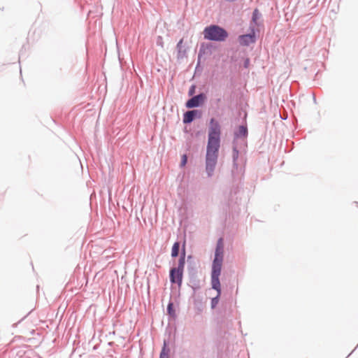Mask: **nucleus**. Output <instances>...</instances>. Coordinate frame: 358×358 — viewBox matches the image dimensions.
<instances>
[{
    "label": "nucleus",
    "instance_id": "ddd939ff",
    "mask_svg": "<svg viewBox=\"0 0 358 358\" xmlns=\"http://www.w3.org/2000/svg\"><path fill=\"white\" fill-rule=\"evenodd\" d=\"M157 45L161 48H164L163 38L160 36L157 37Z\"/></svg>",
    "mask_w": 358,
    "mask_h": 358
},
{
    "label": "nucleus",
    "instance_id": "9d476101",
    "mask_svg": "<svg viewBox=\"0 0 358 358\" xmlns=\"http://www.w3.org/2000/svg\"><path fill=\"white\" fill-rule=\"evenodd\" d=\"M179 248H180V244L178 242H176L173 247H172V250H171V256L173 257H176L178 255V252H179Z\"/></svg>",
    "mask_w": 358,
    "mask_h": 358
},
{
    "label": "nucleus",
    "instance_id": "9b49d317",
    "mask_svg": "<svg viewBox=\"0 0 358 358\" xmlns=\"http://www.w3.org/2000/svg\"><path fill=\"white\" fill-rule=\"evenodd\" d=\"M248 134V129L245 126H240L238 130V134L239 136H245Z\"/></svg>",
    "mask_w": 358,
    "mask_h": 358
},
{
    "label": "nucleus",
    "instance_id": "39448f33",
    "mask_svg": "<svg viewBox=\"0 0 358 358\" xmlns=\"http://www.w3.org/2000/svg\"><path fill=\"white\" fill-rule=\"evenodd\" d=\"M185 263V252L182 254L177 268H173L170 271V280L172 283H177L179 285L182 283V273Z\"/></svg>",
    "mask_w": 358,
    "mask_h": 358
},
{
    "label": "nucleus",
    "instance_id": "4468645a",
    "mask_svg": "<svg viewBox=\"0 0 358 358\" xmlns=\"http://www.w3.org/2000/svg\"><path fill=\"white\" fill-rule=\"evenodd\" d=\"M259 15V10L257 9H255L253 12L252 15V20L253 21H256Z\"/></svg>",
    "mask_w": 358,
    "mask_h": 358
},
{
    "label": "nucleus",
    "instance_id": "6e6552de",
    "mask_svg": "<svg viewBox=\"0 0 358 358\" xmlns=\"http://www.w3.org/2000/svg\"><path fill=\"white\" fill-rule=\"evenodd\" d=\"M197 113V110H189L184 114L183 122L190 123L193 121L195 115Z\"/></svg>",
    "mask_w": 358,
    "mask_h": 358
},
{
    "label": "nucleus",
    "instance_id": "7ed1b4c3",
    "mask_svg": "<svg viewBox=\"0 0 358 358\" xmlns=\"http://www.w3.org/2000/svg\"><path fill=\"white\" fill-rule=\"evenodd\" d=\"M220 134L221 130L219 122L214 118H212L210 121L208 145L220 146Z\"/></svg>",
    "mask_w": 358,
    "mask_h": 358
},
{
    "label": "nucleus",
    "instance_id": "f8f14e48",
    "mask_svg": "<svg viewBox=\"0 0 358 358\" xmlns=\"http://www.w3.org/2000/svg\"><path fill=\"white\" fill-rule=\"evenodd\" d=\"M159 358H169L168 352H166V343H164V348L160 353Z\"/></svg>",
    "mask_w": 358,
    "mask_h": 358
},
{
    "label": "nucleus",
    "instance_id": "6ab92c4d",
    "mask_svg": "<svg viewBox=\"0 0 358 358\" xmlns=\"http://www.w3.org/2000/svg\"><path fill=\"white\" fill-rule=\"evenodd\" d=\"M248 64H249V59H247V60L245 61V67H247V66H248Z\"/></svg>",
    "mask_w": 358,
    "mask_h": 358
},
{
    "label": "nucleus",
    "instance_id": "f257e3e1",
    "mask_svg": "<svg viewBox=\"0 0 358 358\" xmlns=\"http://www.w3.org/2000/svg\"><path fill=\"white\" fill-rule=\"evenodd\" d=\"M224 254L223 239L220 238L217 243L215 252V258L212 265L211 271V285L212 288L217 292L216 296L211 300V307L214 308L219 301L221 294V285L220 282V275L221 273Z\"/></svg>",
    "mask_w": 358,
    "mask_h": 358
},
{
    "label": "nucleus",
    "instance_id": "2eb2a0df",
    "mask_svg": "<svg viewBox=\"0 0 358 358\" xmlns=\"http://www.w3.org/2000/svg\"><path fill=\"white\" fill-rule=\"evenodd\" d=\"M238 157V151L237 150L236 148H234V150H233V158H234V160L235 161Z\"/></svg>",
    "mask_w": 358,
    "mask_h": 358
},
{
    "label": "nucleus",
    "instance_id": "f3484780",
    "mask_svg": "<svg viewBox=\"0 0 358 358\" xmlns=\"http://www.w3.org/2000/svg\"><path fill=\"white\" fill-rule=\"evenodd\" d=\"M167 310H168V312L170 315L173 314V303H170L169 305H168V308H167Z\"/></svg>",
    "mask_w": 358,
    "mask_h": 358
},
{
    "label": "nucleus",
    "instance_id": "0eeeda50",
    "mask_svg": "<svg viewBox=\"0 0 358 358\" xmlns=\"http://www.w3.org/2000/svg\"><path fill=\"white\" fill-rule=\"evenodd\" d=\"M255 42L254 34H245L239 36V43L243 45H248Z\"/></svg>",
    "mask_w": 358,
    "mask_h": 358
},
{
    "label": "nucleus",
    "instance_id": "423d86ee",
    "mask_svg": "<svg viewBox=\"0 0 358 358\" xmlns=\"http://www.w3.org/2000/svg\"><path fill=\"white\" fill-rule=\"evenodd\" d=\"M206 96L203 94L193 96L192 99L188 100L186 103V107L192 108L199 106L205 100Z\"/></svg>",
    "mask_w": 358,
    "mask_h": 358
},
{
    "label": "nucleus",
    "instance_id": "dca6fc26",
    "mask_svg": "<svg viewBox=\"0 0 358 358\" xmlns=\"http://www.w3.org/2000/svg\"><path fill=\"white\" fill-rule=\"evenodd\" d=\"M187 157L185 155H182V161H181V166H184L186 163H187Z\"/></svg>",
    "mask_w": 358,
    "mask_h": 358
},
{
    "label": "nucleus",
    "instance_id": "a211bd4d",
    "mask_svg": "<svg viewBox=\"0 0 358 358\" xmlns=\"http://www.w3.org/2000/svg\"><path fill=\"white\" fill-rule=\"evenodd\" d=\"M194 92V87H192L191 90H189V95H192Z\"/></svg>",
    "mask_w": 358,
    "mask_h": 358
},
{
    "label": "nucleus",
    "instance_id": "f03ea898",
    "mask_svg": "<svg viewBox=\"0 0 358 358\" xmlns=\"http://www.w3.org/2000/svg\"><path fill=\"white\" fill-rule=\"evenodd\" d=\"M203 36L204 38L207 40L223 41L227 38L228 33L217 25H210L204 29Z\"/></svg>",
    "mask_w": 358,
    "mask_h": 358
},
{
    "label": "nucleus",
    "instance_id": "20e7f679",
    "mask_svg": "<svg viewBox=\"0 0 358 358\" xmlns=\"http://www.w3.org/2000/svg\"><path fill=\"white\" fill-rule=\"evenodd\" d=\"M219 148L220 146L216 145H207L206 171L209 176H210L214 171L217 164Z\"/></svg>",
    "mask_w": 358,
    "mask_h": 358
},
{
    "label": "nucleus",
    "instance_id": "1a4fd4ad",
    "mask_svg": "<svg viewBox=\"0 0 358 358\" xmlns=\"http://www.w3.org/2000/svg\"><path fill=\"white\" fill-rule=\"evenodd\" d=\"M182 43L183 39H180V41L177 44V49H178V58H182L186 53V50L182 49Z\"/></svg>",
    "mask_w": 358,
    "mask_h": 358
}]
</instances>
